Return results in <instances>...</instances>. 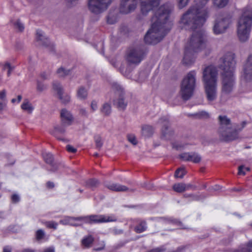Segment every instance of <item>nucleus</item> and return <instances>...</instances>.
I'll list each match as a JSON object with an SVG mask.
<instances>
[{"label": "nucleus", "instance_id": "obj_55", "mask_svg": "<svg viewBox=\"0 0 252 252\" xmlns=\"http://www.w3.org/2000/svg\"><path fill=\"white\" fill-rule=\"evenodd\" d=\"M2 252H12V248L8 246H5L3 248Z\"/></svg>", "mask_w": 252, "mask_h": 252}, {"label": "nucleus", "instance_id": "obj_3", "mask_svg": "<svg viewBox=\"0 0 252 252\" xmlns=\"http://www.w3.org/2000/svg\"><path fill=\"white\" fill-rule=\"evenodd\" d=\"M219 127L218 133L220 139L224 142H230L239 138L238 134L245 126L246 122L242 123L241 127H238L235 124L231 123L230 119L225 115H220L218 117Z\"/></svg>", "mask_w": 252, "mask_h": 252}, {"label": "nucleus", "instance_id": "obj_62", "mask_svg": "<svg viewBox=\"0 0 252 252\" xmlns=\"http://www.w3.org/2000/svg\"><path fill=\"white\" fill-rule=\"evenodd\" d=\"M40 76L41 77L44 79V80H46V79H47L48 78H47V74H46L45 72H43L41 74H40Z\"/></svg>", "mask_w": 252, "mask_h": 252}, {"label": "nucleus", "instance_id": "obj_60", "mask_svg": "<svg viewBox=\"0 0 252 252\" xmlns=\"http://www.w3.org/2000/svg\"><path fill=\"white\" fill-rule=\"evenodd\" d=\"M189 188H191L195 190L196 189V187L191 184L186 185V189H189Z\"/></svg>", "mask_w": 252, "mask_h": 252}, {"label": "nucleus", "instance_id": "obj_23", "mask_svg": "<svg viewBox=\"0 0 252 252\" xmlns=\"http://www.w3.org/2000/svg\"><path fill=\"white\" fill-rule=\"evenodd\" d=\"M114 104L118 109L123 110L126 107L127 102L125 101L124 94L122 91L120 93L118 99L115 100Z\"/></svg>", "mask_w": 252, "mask_h": 252}, {"label": "nucleus", "instance_id": "obj_47", "mask_svg": "<svg viewBox=\"0 0 252 252\" xmlns=\"http://www.w3.org/2000/svg\"><path fill=\"white\" fill-rule=\"evenodd\" d=\"M57 223L54 221H48L46 222V226L49 228H53L55 229L57 228Z\"/></svg>", "mask_w": 252, "mask_h": 252}, {"label": "nucleus", "instance_id": "obj_15", "mask_svg": "<svg viewBox=\"0 0 252 252\" xmlns=\"http://www.w3.org/2000/svg\"><path fill=\"white\" fill-rule=\"evenodd\" d=\"M138 3V0H122L120 12L123 14H128L135 10Z\"/></svg>", "mask_w": 252, "mask_h": 252}, {"label": "nucleus", "instance_id": "obj_43", "mask_svg": "<svg viewBox=\"0 0 252 252\" xmlns=\"http://www.w3.org/2000/svg\"><path fill=\"white\" fill-rule=\"evenodd\" d=\"M47 89V86L42 83L41 82L37 81V90L38 92H41Z\"/></svg>", "mask_w": 252, "mask_h": 252}, {"label": "nucleus", "instance_id": "obj_13", "mask_svg": "<svg viewBox=\"0 0 252 252\" xmlns=\"http://www.w3.org/2000/svg\"><path fill=\"white\" fill-rule=\"evenodd\" d=\"M158 123L162 125L161 138L166 140H170L174 134V131L173 129H169L170 124L168 118L162 117Z\"/></svg>", "mask_w": 252, "mask_h": 252}, {"label": "nucleus", "instance_id": "obj_42", "mask_svg": "<svg viewBox=\"0 0 252 252\" xmlns=\"http://www.w3.org/2000/svg\"><path fill=\"white\" fill-rule=\"evenodd\" d=\"M36 239L37 241H40L43 239L45 236V233L42 229H39L36 232Z\"/></svg>", "mask_w": 252, "mask_h": 252}, {"label": "nucleus", "instance_id": "obj_5", "mask_svg": "<svg viewBox=\"0 0 252 252\" xmlns=\"http://www.w3.org/2000/svg\"><path fill=\"white\" fill-rule=\"evenodd\" d=\"M252 26V8L245 7L237 23V33L239 40L247 41L250 36Z\"/></svg>", "mask_w": 252, "mask_h": 252}, {"label": "nucleus", "instance_id": "obj_40", "mask_svg": "<svg viewBox=\"0 0 252 252\" xmlns=\"http://www.w3.org/2000/svg\"><path fill=\"white\" fill-rule=\"evenodd\" d=\"M15 29L18 30L20 32H22L24 30V25L20 22V20H17L13 24Z\"/></svg>", "mask_w": 252, "mask_h": 252}, {"label": "nucleus", "instance_id": "obj_30", "mask_svg": "<svg viewBox=\"0 0 252 252\" xmlns=\"http://www.w3.org/2000/svg\"><path fill=\"white\" fill-rule=\"evenodd\" d=\"M99 181L96 179H90L85 182V186L88 188L94 189L99 185Z\"/></svg>", "mask_w": 252, "mask_h": 252}, {"label": "nucleus", "instance_id": "obj_24", "mask_svg": "<svg viewBox=\"0 0 252 252\" xmlns=\"http://www.w3.org/2000/svg\"><path fill=\"white\" fill-rule=\"evenodd\" d=\"M43 157L44 161L50 165L53 168L51 169L52 171H55L58 168V166L56 164L54 163V158L53 155L50 153H44L43 154Z\"/></svg>", "mask_w": 252, "mask_h": 252}, {"label": "nucleus", "instance_id": "obj_26", "mask_svg": "<svg viewBox=\"0 0 252 252\" xmlns=\"http://www.w3.org/2000/svg\"><path fill=\"white\" fill-rule=\"evenodd\" d=\"M94 241V237L91 235H88L85 237H84L81 241L82 245L86 248H90L93 243Z\"/></svg>", "mask_w": 252, "mask_h": 252}, {"label": "nucleus", "instance_id": "obj_21", "mask_svg": "<svg viewBox=\"0 0 252 252\" xmlns=\"http://www.w3.org/2000/svg\"><path fill=\"white\" fill-rule=\"evenodd\" d=\"M196 52L192 51L188 48H185L184 56L183 59V63L186 65H190L194 62V54Z\"/></svg>", "mask_w": 252, "mask_h": 252}, {"label": "nucleus", "instance_id": "obj_35", "mask_svg": "<svg viewBox=\"0 0 252 252\" xmlns=\"http://www.w3.org/2000/svg\"><path fill=\"white\" fill-rule=\"evenodd\" d=\"M189 117H192L195 119H203L205 118H208L209 114L205 111H201L196 113L188 114Z\"/></svg>", "mask_w": 252, "mask_h": 252}, {"label": "nucleus", "instance_id": "obj_11", "mask_svg": "<svg viewBox=\"0 0 252 252\" xmlns=\"http://www.w3.org/2000/svg\"><path fill=\"white\" fill-rule=\"evenodd\" d=\"M230 19L228 17H219L214 22L213 30L215 34L223 33L229 27Z\"/></svg>", "mask_w": 252, "mask_h": 252}, {"label": "nucleus", "instance_id": "obj_59", "mask_svg": "<svg viewBox=\"0 0 252 252\" xmlns=\"http://www.w3.org/2000/svg\"><path fill=\"white\" fill-rule=\"evenodd\" d=\"M47 187L49 189H52L54 187V184L53 182H48L46 184Z\"/></svg>", "mask_w": 252, "mask_h": 252}, {"label": "nucleus", "instance_id": "obj_58", "mask_svg": "<svg viewBox=\"0 0 252 252\" xmlns=\"http://www.w3.org/2000/svg\"><path fill=\"white\" fill-rule=\"evenodd\" d=\"M43 252H55V250L54 247H51L45 249Z\"/></svg>", "mask_w": 252, "mask_h": 252}, {"label": "nucleus", "instance_id": "obj_53", "mask_svg": "<svg viewBox=\"0 0 252 252\" xmlns=\"http://www.w3.org/2000/svg\"><path fill=\"white\" fill-rule=\"evenodd\" d=\"M6 97V91L3 90L0 92V99L4 100Z\"/></svg>", "mask_w": 252, "mask_h": 252}, {"label": "nucleus", "instance_id": "obj_25", "mask_svg": "<svg viewBox=\"0 0 252 252\" xmlns=\"http://www.w3.org/2000/svg\"><path fill=\"white\" fill-rule=\"evenodd\" d=\"M108 189L115 191H126L129 190L127 187L125 186L117 184H113L107 186Z\"/></svg>", "mask_w": 252, "mask_h": 252}, {"label": "nucleus", "instance_id": "obj_16", "mask_svg": "<svg viewBox=\"0 0 252 252\" xmlns=\"http://www.w3.org/2000/svg\"><path fill=\"white\" fill-rule=\"evenodd\" d=\"M179 158L184 161H191L195 163H198L201 160V156L195 152L183 153L179 155Z\"/></svg>", "mask_w": 252, "mask_h": 252}, {"label": "nucleus", "instance_id": "obj_34", "mask_svg": "<svg viewBox=\"0 0 252 252\" xmlns=\"http://www.w3.org/2000/svg\"><path fill=\"white\" fill-rule=\"evenodd\" d=\"M70 73V69H66L64 67H61L57 70V74L60 78H64L69 75Z\"/></svg>", "mask_w": 252, "mask_h": 252}, {"label": "nucleus", "instance_id": "obj_64", "mask_svg": "<svg viewBox=\"0 0 252 252\" xmlns=\"http://www.w3.org/2000/svg\"><path fill=\"white\" fill-rule=\"evenodd\" d=\"M22 252H35V251L32 249H26L23 250Z\"/></svg>", "mask_w": 252, "mask_h": 252}, {"label": "nucleus", "instance_id": "obj_38", "mask_svg": "<svg viewBox=\"0 0 252 252\" xmlns=\"http://www.w3.org/2000/svg\"><path fill=\"white\" fill-rule=\"evenodd\" d=\"M186 173V171L184 168H179L176 170L174 176L175 178H180L182 179Z\"/></svg>", "mask_w": 252, "mask_h": 252}, {"label": "nucleus", "instance_id": "obj_18", "mask_svg": "<svg viewBox=\"0 0 252 252\" xmlns=\"http://www.w3.org/2000/svg\"><path fill=\"white\" fill-rule=\"evenodd\" d=\"M89 218L90 222L94 223L111 222L117 220V219L114 217L103 215H91Z\"/></svg>", "mask_w": 252, "mask_h": 252}, {"label": "nucleus", "instance_id": "obj_17", "mask_svg": "<svg viewBox=\"0 0 252 252\" xmlns=\"http://www.w3.org/2000/svg\"><path fill=\"white\" fill-rule=\"evenodd\" d=\"M243 76L246 81L252 80V54L248 56L244 65Z\"/></svg>", "mask_w": 252, "mask_h": 252}, {"label": "nucleus", "instance_id": "obj_49", "mask_svg": "<svg viewBox=\"0 0 252 252\" xmlns=\"http://www.w3.org/2000/svg\"><path fill=\"white\" fill-rule=\"evenodd\" d=\"M6 66H7V76L9 77L11 74V71L14 69V66H11L8 62L6 63Z\"/></svg>", "mask_w": 252, "mask_h": 252}, {"label": "nucleus", "instance_id": "obj_33", "mask_svg": "<svg viewBox=\"0 0 252 252\" xmlns=\"http://www.w3.org/2000/svg\"><path fill=\"white\" fill-rule=\"evenodd\" d=\"M118 17L117 16V12L114 11H111L107 17V23L109 24H114L117 22Z\"/></svg>", "mask_w": 252, "mask_h": 252}, {"label": "nucleus", "instance_id": "obj_8", "mask_svg": "<svg viewBox=\"0 0 252 252\" xmlns=\"http://www.w3.org/2000/svg\"><path fill=\"white\" fill-rule=\"evenodd\" d=\"M148 52L143 44H137L129 47L126 52V60L129 64H138L145 57Z\"/></svg>", "mask_w": 252, "mask_h": 252}, {"label": "nucleus", "instance_id": "obj_10", "mask_svg": "<svg viewBox=\"0 0 252 252\" xmlns=\"http://www.w3.org/2000/svg\"><path fill=\"white\" fill-rule=\"evenodd\" d=\"M113 0H88V8L91 13L98 15L106 10Z\"/></svg>", "mask_w": 252, "mask_h": 252}, {"label": "nucleus", "instance_id": "obj_46", "mask_svg": "<svg viewBox=\"0 0 252 252\" xmlns=\"http://www.w3.org/2000/svg\"><path fill=\"white\" fill-rule=\"evenodd\" d=\"M233 252H252V250L249 247L239 248Z\"/></svg>", "mask_w": 252, "mask_h": 252}, {"label": "nucleus", "instance_id": "obj_19", "mask_svg": "<svg viewBox=\"0 0 252 252\" xmlns=\"http://www.w3.org/2000/svg\"><path fill=\"white\" fill-rule=\"evenodd\" d=\"M53 87L54 90L57 92L60 99L63 103H66L70 101V96L68 95L63 96V89L60 83L54 82L53 83Z\"/></svg>", "mask_w": 252, "mask_h": 252}, {"label": "nucleus", "instance_id": "obj_48", "mask_svg": "<svg viewBox=\"0 0 252 252\" xmlns=\"http://www.w3.org/2000/svg\"><path fill=\"white\" fill-rule=\"evenodd\" d=\"M172 148L177 150H180L184 147V146L183 145L181 144H178L177 143H172Z\"/></svg>", "mask_w": 252, "mask_h": 252}, {"label": "nucleus", "instance_id": "obj_41", "mask_svg": "<svg viewBox=\"0 0 252 252\" xmlns=\"http://www.w3.org/2000/svg\"><path fill=\"white\" fill-rule=\"evenodd\" d=\"M95 143L96 148L100 150L103 145V143L101 140V138L99 136H96L95 137Z\"/></svg>", "mask_w": 252, "mask_h": 252}, {"label": "nucleus", "instance_id": "obj_37", "mask_svg": "<svg viewBox=\"0 0 252 252\" xmlns=\"http://www.w3.org/2000/svg\"><path fill=\"white\" fill-rule=\"evenodd\" d=\"M214 4L219 8H222L225 6L228 3L229 0H213Z\"/></svg>", "mask_w": 252, "mask_h": 252}, {"label": "nucleus", "instance_id": "obj_9", "mask_svg": "<svg viewBox=\"0 0 252 252\" xmlns=\"http://www.w3.org/2000/svg\"><path fill=\"white\" fill-rule=\"evenodd\" d=\"M236 62L235 55L227 52L219 60V68L223 71L222 74H233Z\"/></svg>", "mask_w": 252, "mask_h": 252}, {"label": "nucleus", "instance_id": "obj_51", "mask_svg": "<svg viewBox=\"0 0 252 252\" xmlns=\"http://www.w3.org/2000/svg\"><path fill=\"white\" fill-rule=\"evenodd\" d=\"M66 150L70 153H75L77 151V149L73 147L70 145H67L66 147Z\"/></svg>", "mask_w": 252, "mask_h": 252}, {"label": "nucleus", "instance_id": "obj_4", "mask_svg": "<svg viewBox=\"0 0 252 252\" xmlns=\"http://www.w3.org/2000/svg\"><path fill=\"white\" fill-rule=\"evenodd\" d=\"M217 76L216 68L212 65L206 67L203 71L205 92L209 101H214L217 96Z\"/></svg>", "mask_w": 252, "mask_h": 252}, {"label": "nucleus", "instance_id": "obj_36", "mask_svg": "<svg viewBox=\"0 0 252 252\" xmlns=\"http://www.w3.org/2000/svg\"><path fill=\"white\" fill-rule=\"evenodd\" d=\"M174 190L177 192H183L186 190V184L184 183L175 184L173 186Z\"/></svg>", "mask_w": 252, "mask_h": 252}, {"label": "nucleus", "instance_id": "obj_12", "mask_svg": "<svg viewBox=\"0 0 252 252\" xmlns=\"http://www.w3.org/2000/svg\"><path fill=\"white\" fill-rule=\"evenodd\" d=\"M222 77L221 96L231 93L235 85L233 74H222Z\"/></svg>", "mask_w": 252, "mask_h": 252}, {"label": "nucleus", "instance_id": "obj_1", "mask_svg": "<svg viewBox=\"0 0 252 252\" xmlns=\"http://www.w3.org/2000/svg\"><path fill=\"white\" fill-rule=\"evenodd\" d=\"M170 8L167 5L160 6L151 18V28L144 37L145 42L148 44H155L160 42L170 29L166 28Z\"/></svg>", "mask_w": 252, "mask_h": 252}, {"label": "nucleus", "instance_id": "obj_28", "mask_svg": "<svg viewBox=\"0 0 252 252\" xmlns=\"http://www.w3.org/2000/svg\"><path fill=\"white\" fill-rule=\"evenodd\" d=\"M142 134L145 137L151 136L154 131L153 126L149 125H145L142 127Z\"/></svg>", "mask_w": 252, "mask_h": 252}, {"label": "nucleus", "instance_id": "obj_7", "mask_svg": "<svg viewBox=\"0 0 252 252\" xmlns=\"http://www.w3.org/2000/svg\"><path fill=\"white\" fill-rule=\"evenodd\" d=\"M196 72H189L183 79L180 87V94L184 101L189 100L193 95L196 85Z\"/></svg>", "mask_w": 252, "mask_h": 252}, {"label": "nucleus", "instance_id": "obj_56", "mask_svg": "<svg viewBox=\"0 0 252 252\" xmlns=\"http://www.w3.org/2000/svg\"><path fill=\"white\" fill-rule=\"evenodd\" d=\"M80 114L83 116L87 117L88 116L87 112L84 109H81L80 110Z\"/></svg>", "mask_w": 252, "mask_h": 252}, {"label": "nucleus", "instance_id": "obj_54", "mask_svg": "<svg viewBox=\"0 0 252 252\" xmlns=\"http://www.w3.org/2000/svg\"><path fill=\"white\" fill-rule=\"evenodd\" d=\"M244 168V166L243 165H241L238 168V174L241 175L242 174L243 175H245V172L243 171V169Z\"/></svg>", "mask_w": 252, "mask_h": 252}, {"label": "nucleus", "instance_id": "obj_20", "mask_svg": "<svg viewBox=\"0 0 252 252\" xmlns=\"http://www.w3.org/2000/svg\"><path fill=\"white\" fill-rule=\"evenodd\" d=\"M37 40L40 42V44L45 46V47L48 48L50 52H54L55 48L54 45L51 43L49 39L45 37L41 33V31L37 32Z\"/></svg>", "mask_w": 252, "mask_h": 252}, {"label": "nucleus", "instance_id": "obj_61", "mask_svg": "<svg viewBox=\"0 0 252 252\" xmlns=\"http://www.w3.org/2000/svg\"><path fill=\"white\" fill-rule=\"evenodd\" d=\"M115 234H120L123 233V231L121 229H114L113 230Z\"/></svg>", "mask_w": 252, "mask_h": 252}, {"label": "nucleus", "instance_id": "obj_14", "mask_svg": "<svg viewBox=\"0 0 252 252\" xmlns=\"http://www.w3.org/2000/svg\"><path fill=\"white\" fill-rule=\"evenodd\" d=\"M141 3V11L143 15H146L148 13L154 10L155 8L158 6L159 0H140Z\"/></svg>", "mask_w": 252, "mask_h": 252}, {"label": "nucleus", "instance_id": "obj_32", "mask_svg": "<svg viewBox=\"0 0 252 252\" xmlns=\"http://www.w3.org/2000/svg\"><path fill=\"white\" fill-rule=\"evenodd\" d=\"M21 108L29 114L31 113L33 109L31 103H30L28 99L24 100L21 105Z\"/></svg>", "mask_w": 252, "mask_h": 252}, {"label": "nucleus", "instance_id": "obj_29", "mask_svg": "<svg viewBox=\"0 0 252 252\" xmlns=\"http://www.w3.org/2000/svg\"><path fill=\"white\" fill-rule=\"evenodd\" d=\"M65 125H63L62 124V126H56L54 127V130L53 132V134L54 135L57 137V138L59 140H62V141H66L63 138H60L57 137V134L58 133H63L65 132V128L64 127V126Z\"/></svg>", "mask_w": 252, "mask_h": 252}, {"label": "nucleus", "instance_id": "obj_2", "mask_svg": "<svg viewBox=\"0 0 252 252\" xmlns=\"http://www.w3.org/2000/svg\"><path fill=\"white\" fill-rule=\"evenodd\" d=\"M209 0H194L195 4L190 7L180 20L185 28L194 30L202 27L208 16L205 5Z\"/></svg>", "mask_w": 252, "mask_h": 252}, {"label": "nucleus", "instance_id": "obj_45", "mask_svg": "<svg viewBox=\"0 0 252 252\" xmlns=\"http://www.w3.org/2000/svg\"><path fill=\"white\" fill-rule=\"evenodd\" d=\"M127 139L130 143H131L134 145H136L137 144V140L134 135H127Z\"/></svg>", "mask_w": 252, "mask_h": 252}, {"label": "nucleus", "instance_id": "obj_22", "mask_svg": "<svg viewBox=\"0 0 252 252\" xmlns=\"http://www.w3.org/2000/svg\"><path fill=\"white\" fill-rule=\"evenodd\" d=\"M61 117L63 125H70L73 120V116L70 113L65 109L62 110Z\"/></svg>", "mask_w": 252, "mask_h": 252}, {"label": "nucleus", "instance_id": "obj_6", "mask_svg": "<svg viewBox=\"0 0 252 252\" xmlns=\"http://www.w3.org/2000/svg\"><path fill=\"white\" fill-rule=\"evenodd\" d=\"M185 48L196 53L204 48L210 50V45L204 31L202 30L194 31Z\"/></svg>", "mask_w": 252, "mask_h": 252}, {"label": "nucleus", "instance_id": "obj_63", "mask_svg": "<svg viewBox=\"0 0 252 252\" xmlns=\"http://www.w3.org/2000/svg\"><path fill=\"white\" fill-rule=\"evenodd\" d=\"M5 103L3 102H0V111L3 110L4 108L5 107Z\"/></svg>", "mask_w": 252, "mask_h": 252}, {"label": "nucleus", "instance_id": "obj_31", "mask_svg": "<svg viewBox=\"0 0 252 252\" xmlns=\"http://www.w3.org/2000/svg\"><path fill=\"white\" fill-rule=\"evenodd\" d=\"M77 94L78 97L80 99H85L88 96L87 90L84 87L81 86L78 88Z\"/></svg>", "mask_w": 252, "mask_h": 252}, {"label": "nucleus", "instance_id": "obj_50", "mask_svg": "<svg viewBox=\"0 0 252 252\" xmlns=\"http://www.w3.org/2000/svg\"><path fill=\"white\" fill-rule=\"evenodd\" d=\"M11 200L12 203H16L20 200L19 196L16 194H14L11 196Z\"/></svg>", "mask_w": 252, "mask_h": 252}, {"label": "nucleus", "instance_id": "obj_52", "mask_svg": "<svg viewBox=\"0 0 252 252\" xmlns=\"http://www.w3.org/2000/svg\"><path fill=\"white\" fill-rule=\"evenodd\" d=\"M165 250V249H164L162 247L161 248H157L155 249H153L150 251H149L148 252H163Z\"/></svg>", "mask_w": 252, "mask_h": 252}, {"label": "nucleus", "instance_id": "obj_27", "mask_svg": "<svg viewBox=\"0 0 252 252\" xmlns=\"http://www.w3.org/2000/svg\"><path fill=\"white\" fill-rule=\"evenodd\" d=\"M147 223L145 220H140L138 225L135 226L134 231L137 233H141L147 229Z\"/></svg>", "mask_w": 252, "mask_h": 252}, {"label": "nucleus", "instance_id": "obj_44", "mask_svg": "<svg viewBox=\"0 0 252 252\" xmlns=\"http://www.w3.org/2000/svg\"><path fill=\"white\" fill-rule=\"evenodd\" d=\"M179 8L181 9L187 6L189 0H177Z\"/></svg>", "mask_w": 252, "mask_h": 252}, {"label": "nucleus", "instance_id": "obj_39", "mask_svg": "<svg viewBox=\"0 0 252 252\" xmlns=\"http://www.w3.org/2000/svg\"><path fill=\"white\" fill-rule=\"evenodd\" d=\"M101 111L105 115H106V116L109 115L111 112L110 105L108 103L104 104L102 108L101 109Z\"/></svg>", "mask_w": 252, "mask_h": 252}, {"label": "nucleus", "instance_id": "obj_57", "mask_svg": "<svg viewBox=\"0 0 252 252\" xmlns=\"http://www.w3.org/2000/svg\"><path fill=\"white\" fill-rule=\"evenodd\" d=\"M97 108V103L96 101H93L91 103V108L93 111H94Z\"/></svg>", "mask_w": 252, "mask_h": 252}]
</instances>
